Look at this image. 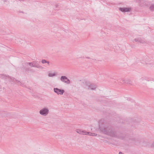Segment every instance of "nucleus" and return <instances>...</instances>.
<instances>
[{
	"instance_id": "5701e85b",
	"label": "nucleus",
	"mask_w": 154,
	"mask_h": 154,
	"mask_svg": "<svg viewBox=\"0 0 154 154\" xmlns=\"http://www.w3.org/2000/svg\"><path fill=\"white\" fill-rule=\"evenodd\" d=\"M152 146H154V142L152 144Z\"/></svg>"
},
{
	"instance_id": "0eeeda50",
	"label": "nucleus",
	"mask_w": 154,
	"mask_h": 154,
	"mask_svg": "<svg viewBox=\"0 0 154 154\" xmlns=\"http://www.w3.org/2000/svg\"><path fill=\"white\" fill-rule=\"evenodd\" d=\"M134 40L135 42H139L140 43L144 44L146 43V42L145 39L140 38H135L134 39Z\"/></svg>"
},
{
	"instance_id": "7ed1b4c3",
	"label": "nucleus",
	"mask_w": 154,
	"mask_h": 154,
	"mask_svg": "<svg viewBox=\"0 0 154 154\" xmlns=\"http://www.w3.org/2000/svg\"><path fill=\"white\" fill-rule=\"evenodd\" d=\"M61 81L64 83L69 84L70 83V81L66 76H62L60 79Z\"/></svg>"
},
{
	"instance_id": "f8f14e48",
	"label": "nucleus",
	"mask_w": 154,
	"mask_h": 154,
	"mask_svg": "<svg viewBox=\"0 0 154 154\" xmlns=\"http://www.w3.org/2000/svg\"><path fill=\"white\" fill-rule=\"evenodd\" d=\"M25 65H29L30 66L32 67V66H33V62H29V63H24Z\"/></svg>"
},
{
	"instance_id": "1a4fd4ad",
	"label": "nucleus",
	"mask_w": 154,
	"mask_h": 154,
	"mask_svg": "<svg viewBox=\"0 0 154 154\" xmlns=\"http://www.w3.org/2000/svg\"><path fill=\"white\" fill-rule=\"evenodd\" d=\"M76 131L78 133L83 135H87L88 133V132L85 131H83L81 129H76Z\"/></svg>"
},
{
	"instance_id": "39448f33",
	"label": "nucleus",
	"mask_w": 154,
	"mask_h": 154,
	"mask_svg": "<svg viewBox=\"0 0 154 154\" xmlns=\"http://www.w3.org/2000/svg\"><path fill=\"white\" fill-rule=\"evenodd\" d=\"M119 81L122 84H129L132 85V82L130 79L125 80L124 79H121Z\"/></svg>"
},
{
	"instance_id": "4468645a",
	"label": "nucleus",
	"mask_w": 154,
	"mask_h": 154,
	"mask_svg": "<svg viewBox=\"0 0 154 154\" xmlns=\"http://www.w3.org/2000/svg\"><path fill=\"white\" fill-rule=\"evenodd\" d=\"M23 68L26 71H29V68H27L26 67H24L23 66Z\"/></svg>"
},
{
	"instance_id": "a211bd4d",
	"label": "nucleus",
	"mask_w": 154,
	"mask_h": 154,
	"mask_svg": "<svg viewBox=\"0 0 154 154\" xmlns=\"http://www.w3.org/2000/svg\"><path fill=\"white\" fill-rule=\"evenodd\" d=\"M88 134L87 135H89V136H92V133H90V132H88Z\"/></svg>"
},
{
	"instance_id": "393cba45",
	"label": "nucleus",
	"mask_w": 154,
	"mask_h": 154,
	"mask_svg": "<svg viewBox=\"0 0 154 154\" xmlns=\"http://www.w3.org/2000/svg\"><path fill=\"white\" fill-rule=\"evenodd\" d=\"M118 119H120V118L119 117H118Z\"/></svg>"
},
{
	"instance_id": "f3484780",
	"label": "nucleus",
	"mask_w": 154,
	"mask_h": 154,
	"mask_svg": "<svg viewBox=\"0 0 154 154\" xmlns=\"http://www.w3.org/2000/svg\"><path fill=\"white\" fill-rule=\"evenodd\" d=\"M92 136H95L97 135V134L95 133H92Z\"/></svg>"
},
{
	"instance_id": "aec40b11",
	"label": "nucleus",
	"mask_w": 154,
	"mask_h": 154,
	"mask_svg": "<svg viewBox=\"0 0 154 154\" xmlns=\"http://www.w3.org/2000/svg\"><path fill=\"white\" fill-rule=\"evenodd\" d=\"M119 154H124V153H123L122 152H119Z\"/></svg>"
},
{
	"instance_id": "ddd939ff",
	"label": "nucleus",
	"mask_w": 154,
	"mask_h": 154,
	"mask_svg": "<svg viewBox=\"0 0 154 154\" xmlns=\"http://www.w3.org/2000/svg\"><path fill=\"white\" fill-rule=\"evenodd\" d=\"M149 9L152 11H154V4L151 5L149 8Z\"/></svg>"
},
{
	"instance_id": "9b49d317",
	"label": "nucleus",
	"mask_w": 154,
	"mask_h": 154,
	"mask_svg": "<svg viewBox=\"0 0 154 154\" xmlns=\"http://www.w3.org/2000/svg\"><path fill=\"white\" fill-rule=\"evenodd\" d=\"M56 74L55 73H51L49 72L48 74V76L50 77H52L56 76Z\"/></svg>"
},
{
	"instance_id": "6e6552de",
	"label": "nucleus",
	"mask_w": 154,
	"mask_h": 154,
	"mask_svg": "<svg viewBox=\"0 0 154 154\" xmlns=\"http://www.w3.org/2000/svg\"><path fill=\"white\" fill-rule=\"evenodd\" d=\"M32 67L37 68L39 69H42L43 68V67L40 66L38 63L37 61H34L33 62Z\"/></svg>"
},
{
	"instance_id": "412c9836",
	"label": "nucleus",
	"mask_w": 154,
	"mask_h": 154,
	"mask_svg": "<svg viewBox=\"0 0 154 154\" xmlns=\"http://www.w3.org/2000/svg\"><path fill=\"white\" fill-rule=\"evenodd\" d=\"M117 121H118V122L119 123H120L121 122V120H119V121H118V120H117Z\"/></svg>"
},
{
	"instance_id": "20e7f679",
	"label": "nucleus",
	"mask_w": 154,
	"mask_h": 154,
	"mask_svg": "<svg viewBox=\"0 0 154 154\" xmlns=\"http://www.w3.org/2000/svg\"><path fill=\"white\" fill-rule=\"evenodd\" d=\"M54 91L55 93L58 95H63L65 92V91L63 89H60L57 88H54Z\"/></svg>"
},
{
	"instance_id": "f03ea898",
	"label": "nucleus",
	"mask_w": 154,
	"mask_h": 154,
	"mask_svg": "<svg viewBox=\"0 0 154 154\" xmlns=\"http://www.w3.org/2000/svg\"><path fill=\"white\" fill-rule=\"evenodd\" d=\"M49 113V109H48L44 108L41 109L39 111V113L42 115L45 116H47Z\"/></svg>"
},
{
	"instance_id": "6ab92c4d",
	"label": "nucleus",
	"mask_w": 154,
	"mask_h": 154,
	"mask_svg": "<svg viewBox=\"0 0 154 154\" xmlns=\"http://www.w3.org/2000/svg\"><path fill=\"white\" fill-rule=\"evenodd\" d=\"M17 83H19V84H20V85H21L22 84V83H21V82H19V81H18V82H17Z\"/></svg>"
},
{
	"instance_id": "a878e982",
	"label": "nucleus",
	"mask_w": 154,
	"mask_h": 154,
	"mask_svg": "<svg viewBox=\"0 0 154 154\" xmlns=\"http://www.w3.org/2000/svg\"><path fill=\"white\" fill-rule=\"evenodd\" d=\"M21 85V86H23V85Z\"/></svg>"
},
{
	"instance_id": "4be33fe9",
	"label": "nucleus",
	"mask_w": 154,
	"mask_h": 154,
	"mask_svg": "<svg viewBox=\"0 0 154 154\" xmlns=\"http://www.w3.org/2000/svg\"><path fill=\"white\" fill-rule=\"evenodd\" d=\"M46 63H47L48 65H49V62L48 61H47V62H46Z\"/></svg>"
},
{
	"instance_id": "9d476101",
	"label": "nucleus",
	"mask_w": 154,
	"mask_h": 154,
	"mask_svg": "<svg viewBox=\"0 0 154 154\" xmlns=\"http://www.w3.org/2000/svg\"><path fill=\"white\" fill-rule=\"evenodd\" d=\"M88 89L91 90H95L96 88V86L93 84H91L87 85Z\"/></svg>"
},
{
	"instance_id": "2eb2a0df",
	"label": "nucleus",
	"mask_w": 154,
	"mask_h": 154,
	"mask_svg": "<svg viewBox=\"0 0 154 154\" xmlns=\"http://www.w3.org/2000/svg\"><path fill=\"white\" fill-rule=\"evenodd\" d=\"M42 62L43 63H46V62H47V61L45 60H42Z\"/></svg>"
},
{
	"instance_id": "f257e3e1",
	"label": "nucleus",
	"mask_w": 154,
	"mask_h": 154,
	"mask_svg": "<svg viewBox=\"0 0 154 154\" xmlns=\"http://www.w3.org/2000/svg\"><path fill=\"white\" fill-rule=\"evenodd\" d=\"M99 123L100 131L103 134L122 140H123L125 138V136L124 134L119 131H116L111 127L109 126L107 124L103 122V120H100Z\"/></svg>"
},
{
	"instance_id": "423d86ee",
	"label": "nucleus",
	"mask_w": 154,
	"mask_h": 154,
	"mask_svg": "<svg viewBox=\"0 0 154 154\" xmlns=\"http://www.w3.org/2000/svg\"><path fill=\"white\" fill-rule=\"evenodd\" d=\"M119 10L123 12H128L131 11V9L130 8H120Z\"/></svg>"
},
{
	"instance_id": "dca6fc26",
	"label": "nucleus",
	"mask_w": 154,
	"mask_h": 154,
	"mask_svg": "<svg viewBox=\"0 0 154 154\" xmlns=\"http://www.w3.org/2000/svg\"><path fill=\"white\" fill-rule=\"evenodd\" d=\"M147 80V79H146V78H143V77H142V78H140V81H143V80ZM148 81L149 80H147Z\"/></svg>"
},
{
	"instance_id": "b1692460",
	"label": "nucleus",
	"mask_w": 154,
	"mask_h": 154,
	"mask_svg": "<svg viewBox=\"0 0 154 154\" xmlns=\"http://www.w3.org/2000/svg\"><path fill=\"white\" fill-rule=\"evenodd\" d=\"M87 58H88V59H89L90 58V57H86Z\"/></svg>"
}]
</instances>
